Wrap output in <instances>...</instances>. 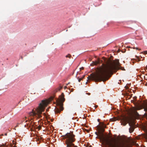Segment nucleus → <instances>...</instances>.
<instances>
[{
	"label": "nucleus",
	"mask_w": 147,
	"mask_h": 147,
	"mask_svg": "<svg viewBox=\"0 0 147 147\" xmlns=\"http://www.w3.org/2000/svg\"><path fill=\"white\" fill-rule=\"evenodd\" d=\"M75 136L73 132L67 133L65 135L62 136L63 139H66L65 142L67 147H71L74 145L72 143L75 141Z\"/></svg>",
	"instance_id": "3"
},
{
	"label": "nucleus",
	"mask_w": 147,
	"mask_h": 147,
	"mask_svg": "<svg viewBox=\"0 0 147 147\" xmlns=\"http://www.w3.org/2000/svg\"><path fill=\"white\" fill-rule=\"evenodd\" d=\"M144 54H147V51H145L143 52Z\"/></svg>",
	"instance_id": "13"
},
{
	"label": "nucleus",
	"mask_w": 147,
	"mask_h": 147,
	"mask_svg": "<svg viewBox=\"0 0 147 147\" xmlns=\"http://www.w3.org/2000/svg\"><path fill=\"white\" fill-rule=\"evenodd\" d=\"M106 63V64L102 63V66L98 68L95 74H92L87 78L96 82L103 81L104 82L109 79L108 76L110 74H112L113 71L119 69L120 65L119 59H117L113 61L108 60Z\"/></svg>",
	"instance_id": "1"
},
{
	"label": "nucleus",
	"mask_w": 147,
	"mask_h": 147,
	"mask_svg": "<svg viewBox=\"0 0 147 147\" xmlns=\"http://www.w3.org/2000/svg\"><path fill=\"white\" fill-rule=\"evenodd\" d=\"M66 88V86H65V87H64L65 89Z\"/></svg>",
	"instance_id": "26"
},
{
	"label": "nucleus",
	"mask_w": 147,
	"mask_h": 147,
	"mask_svg": "<svg viewBox=\"0 0 147 147\" xmlns=\"http://www.w3.org/2000/svg\"><path fill=\"white\" fill-rule=\"evenodd\" d=\"M89 147H92L91 146H90Z\"/></svg>",
	"instance_id": "28"
},
{
	"label": "nucleus",
	"mask_w": 147,
	"mask_h": 147,
	"mask_svg": "<svg viewBox=\"0 0 147 147\" xmlns=\"http://www.w3.org/2000/svg\"><path fill=\"white\" fill-rule=\"evenodd\" d=\"M98 105H96V106H95V108H97V107H98Z\"/></svg>",
	"instance_id": "20"
},
{
	"label": "nucleus",
	"mask_w": 147,
	"mask_h": 147,
	"mask_svg": "<svg viewBox=\"0 0 147 147\" xmlns=\"http://www.w3.org/2000/svg\"><path fill=\"white\" fill-rule=\"evenodd\" d=\"M0 147H7V146L6 144H3L1 145H0Z\"/></svg>",
	"instance_id": "11"
},
{
	"label": "nucleus",
	"mask_w": 147,
	"mask_h": 147,
	"mask_svg": "<svg viewBox=\"0 0 147 147\" xmlns=\"http://www.w3.org/2000/svg\"><path fill=\"white\" fill-rule=\"evenodd\" d=\"M14 147H16V146H14Z\"/></svg>",
	"instance_id": "30"
},
{
	"label": "nucleus",
	"mask_w": 147,
	"mask_h": 147,
	"mask_svg": "<svg viewBox=\"0 0 147 147\" xmlns=\"http://www.w3.org/2000/svg\"><path fill=\"white\" fill-rule=\"evenodd\" d=\"M121 124L124 126H125L127 123H128V120L126 118H123L121 121Z\"/></svg>",
	"instance_id": "6"
},
{
	"label": "nucleus",
	"mask_w": 147,
	"mask_h": 147,
	"mask_svg": "<svg viewBox=\"0 0 147 147\" xmlns=\"http://www.w3.org/2000/svg\"><path fill=\"white\" fill-rule=\"evenodd\" d=\"M144 111L147 112V103L144 105Z\"/></svg>",
	"instance_id": "8"
},
{
	"label": "nucleus",
	"mask_w": 147,
	"mask_h": 147,
	"mask_svg": "<svg viewBox=\"0 0 147 147\" xmlns=\"http://www.w3.org/2000/svg\"><path fill=\"white\" fill-rule=\"evenodd\" d=\"M65 57L66 58H69V59H70L71 56L70 54H68L65 56Z\"/></svg>",
	"instance_id": "10"
},
{
	"label": "nucleus",
	"mask_w": 147,
	"mask_h": 147,
	"mask_svg": "<svg viewBox=\"0 0 147 147\" xmlns=\"http://www.w3.org/2000/svg\"><path fill=\"white\" fill-rule=\"evenodd\" d=\"M1 135H2V136H3V134H2Z\"/></svg>",
	"instance_id": "29"
},
{
	"label": "nucleus",
	"mask_w": 147,
	"mask_h": 147,
	"mask_svg": "<svg viewBox=\"0 0 147 147\" xmlns=\"http://www.w3.org/2000/svg\"><path fill=\"white\" fill-rule=\"evenodd\" d=\"M134 128L133 126L130 127L129 129V132L130 133H132L134 131Z\"/></svg>",
	"instance_id": "7"
},
{
	"label": "nucleus",
	"mask_w": 147,
	"mask_h": 147,
	"mask_svg": "<svg viewBox=\"0 0 147 147\" xmlns=\"http://www.w3.org/2000/svg\"><path fill=\"white\" fill-rule=\"evenodd\" d=\"M102 139L105 144L109 147H123V144L121 143L113 138L109 140L103 137Z\"/></svg>",
	"instance_id": "4"
},
{
	"label": "nucleus",
	"mask_w": 147,
	"mask_h": 147,
	"mask_svg": "<svg viewBox=\"0 0 147 147\" xmlns=\"http://www.w3.org/2000/svg\"><path fill=\"white\" fill-rule=\"evenodd\" d=\"M134 49H136L137 50H138V49H138V47H136V48H134Z\"/></svg>",
	"instance_id": "16"
},
{
	"label": "nucleus",
	"mask_w": 147,
	"mask_h": 147,
	"mask_svg": "<svg viewBox=\"0 0 147 147\" xmlns=\"http://www.w3.org/2000/svg\"><path fill=\"white\" fill-rule=\"evenodd\" d=\"M38 129L40 130V129L41 128V126H38Z\"/></svg>",
	"instance_id": "14"
},
{
	"label": "nucleus",
	"mask_w": 147,
	"mask_h": 147,
	"mask_svg": "<svg viewBox=\"0 0 147 147\" xmlns=\"http://www.w3.org/2000/svg\"><path fill=\"white\" fill-rule=\"evenodd\" d=\"M100 61H96L95 62H93V64L95 65H96L99 64L100 63Z\"/></svg>",
	"instance_id": "9"
},
{
	"label": "nucleus",
	"mask_w": 147,
	"mask_h": 147,
	"mask_svg": "<svg viewBox=\"0 0 147 147\" xmlns=\"http://www.w3.org/2000/svg\"><path fill=\"white\" fill-rule=\"evenodd\" d=\"M69 83H68V84H69Z\"/></svg>",
	"instance_id": "31"
},
{
	"label": "nucleus",
	"mask_w": 147,
	"mask_h": 147,
	"mask_svg": "<svg viewBox=\"0 0 147 147\" xmlns=\"http://www.w3.org/2000/svg\"><path fill=\"white\" fill-rule=\"evenodd\" d=\"M54 96H51L48 99L42 100L41 102L39 104L38 107L35 109V111L33 110H32L31 112L29 113L30 117L27 119L26 117H25L21 121V122L18 123V124H22L23 122L25 120V122H26V124L24 125L25 127H26L28 129H30L31 131H33L36 126L34 125L35 123L32 117H30L32 116L34 119V117L40 118L42 117L41 114L42 112L44 111L45 108L46 107L51 101H52L54 98Z\"/></svg>",
	"instance_id": "2"
},
{
	"label": "nucleus",
	"mask_w": 147,
	"mask_h": 147,
	"mask_svg": "<svg viewBox=\"0 0 147 147\" xmlns=\"http://www.w3.org/2000/svg\"><path fill=\"white\" fill-rule=\"evenodd\" d=\"M135 113H136V115H138V113L137 112H136Z\"/></svg>",
	"instance_id": "17"
},
{
	"label": "nucleus",
	"mask_w": 147,
	"mask_h": 147,
	"mask_svg": "<svg viewBox=\"0 0 147 147\" xmlns=\"http://www.w3.org/2000/svg\"><path fill=\"white\" fill-rule=\"evenodd\" d=\"M64 93H62L61 95L59 96L58 99H56L57 104L59 106V108H56L55 110V113H59L61 111L63 110V102L65 101Z\"/></svg>",
	"instance_id": "5"
},
{
	"label": "nucleus",
	"mask_w": 147,
	"mask_h": 147,
	"mask_svg": "<svg viewBox=\"0 0 147 147\" xmlns=\"http://www.w3.org/2000/svg\"><path fill=\"white\" fill-rule=\"evenodd\" d=\"M100 119H98V122H99V121H100Z\"/></svg>",
	"instance_id": "23"
},
{
	"label": "nucleus",
	"mask_w": 147,
	"mask_h": 147,
	"mask_svg": "<svg viewBox=\"0 0 147 147\" xmlns=\"http://www.w3.org/2000/svg\"><path fill=\"white\" fill-rule=\"evenodd\" d=\"M5 136H7V133H5Z\"/></svg>",
	"instance_id": "25"
},
{
	"label": "nucleus",
	"mask_w": 147,
	"mask_h": 147,
	"mask_svg": "<svg viewBox=\"0 0 147 147\" xmlns=\"http://www.w3.org/2000/svg\"><path fill=\"white\" fill-rule=\"evenodd\" d=\"M102 129V131H104V129H102V128H101Z\"/></svg>",
	"instance_id": "19"
},
{
	"label": "nucleus",
	"mask_w": 147,
	"mask_h": 147,
	"mask_svg": "<svg viewBox=\"0 0 147 147\" xmlns=\"http://www.w3.org/2000/svg\"><path fill=\"white\" fill-rule=\"evenodd\" d=\"M82 80V78H79L78 79V81H79V82H80V81Z\"/></svg>",
	"instance_id": "15"
},
{
	"label": "nucleus",
	"mask_w": 147,
	"mask_h": 147,
	"mask_svg": "<svg viewBox=\"0 0 147 147\" xmlns=\"http://www.w3.org/2000/svg\"><path fill=\"white\" fill-rule=\"evenodd\" d=\"M17 126H18V125H16V127H17Z\"/></svg>",
	"instance_id": "27"
},
{
	"label": "nucleus",
	"mask_w": 147,
	"mask_h": 147,
	"mask_svg": "<svg viewBox=\"0 0 147 147\" xmlns=\"http://www.w3.org/2000/svg\"><path fill=\"white\" fill-rule=\"evenodd\" d=\"M80 69H84V68L83 67H82L80 68Z\"/></svg>",
	"instance_id": "18"
},
{
	"label": "nucleus",
	"mask_w": 147,
	"mask_h": 147,
	"mask_svg": "<svg viewBox=\"0 0 147 147\" xmlns=\"http://www.w3.org/2000/svg\"><path fill=\"white\" fill-rule=\"evenodd\" d=\"M129 125L130 126H131V124L130 123H129Z\"/></svg>",
	"instance_id": "21"
},
{
	"label": "nucleus",
	"mask_w": 147,
	"mask_h": 147,
	"mask_svg": "<svg viewBox=\"0 0 147 147\" xmlns=\"http://www.w3.org/2000/svg\"><path fill=\"white\" fill-rule=\"evenodd\" d=\"M136 58H137L138 59V58H139V57H138V56H136Z\"/></svg>",
	"instance_id": "24"
},
{
	"label": "nucleus",
	"mask_w": 147,
	"mask_h": 147,
	"mask_svg": "<svg viewBox=\"0 0 147 147\" xmlns=\"http://www.w3.org/2000/svg\"><path fill=\"white\" fill-rule=\"evenodd\" d=\"M62 88V87H60L59 88H57L56 89V92H57L58 91H59Z\"/></svg>",
	"instance_id": "12"
},
{
	"label": "nucleus",
	"mask_w": 147,
	"mask_h": 147,
	"mask_svg": "<svg viewBox=\"0 0 147 147\" xmlns=\"http://www.w3.org/2000/svg\"><path fill=\"white\" fill-rule=\"evenodd\" d=\"M12 142H13V144H15V143H14V141H13H13H12Z\"/></svg>",
	"instance_id": "22"
}]
</instances>
